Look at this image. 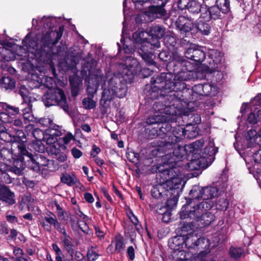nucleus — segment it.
<instances>
[{
	"instance_id": "nucleus-1",
	"label": "nucleus",
	"mask_w": 261,
	"mask_h": 261,
	"mask_svg": "<svg viewBox=\"0 0 261 261\" xmlns=\"http://www.w3.org/2000/svg\"><path fill=\"white\" fill-rule=\"evenodd\" d=\"M171 75L161 73L150 80L151 85L144 93L148 99L156 100L153 105V109L161 114L171 116L181 114L179 96L187 100L189 92L179 91V82L170 81Z\"/></svg>"
},
{
	"instance_id": "nucleus-2",
	"label": "nucleus",
	"mask_w": 261,
	"mask_h": 261,
	"mask_svg": "<svg viewBox=\"0 0 261 261\" xmlns=\"http://www.w3.org/2000/svg\"><path fill=\"white\" fill-rule=\"evenodd\" d=\"M185 56H182L177 50L173 56V60L166 65L167 72L170 74V82L185 83L191 79L190 72L194 70V64L188 60Z\"/></svg>"
},
{
	"instance_id": "nucleus-3",
	"label": "nucleus",
	"mask_w": 261,
	"mask_h": 261,
	"mask_svg": "<svg viewBox=\"0 0 261 261\" xmlns=\"http://www.w3.org/2000/svg\"><path fill=\"white\" fill-rule=\"evenodd\" d=\"M179 91H185L187 90L189 95L187 97V100L182 99V97L179 96L180 107L181 108V114L185 112L186 109L189 106V103L201 99L204 96H213L216 95L218 92L217 87L210 83L198 84L192 87V89L187 88L185 83H179Z\"/></svg>"
},
{
	"instance_id": "nucleus-4",
	"label": "nucleus",
	"mask_w": 261,
	"mask_h": 261,
	"mask_svg": "<svg viewBox=\"0 0 261 261\" xmlns=\"http://www.w3.org/2000/svg\"><path fill=\"white\" fill-rule=\"evenodd\" d=\"M211 201H202L197 205V207L189 210L186 213L179 215L182 220L189 219L193 220L194 223H198V225L201 227H204L210 225L215 219V215L207 210L213 207Z\"/></svg>"
},
{
	"instance_id": "nucleus-5",
	"label": "nucleus",
	"mask_w": 261,
	"mask_h": 261,
	"mask_svg": "<svg viewBox=\"0 0 261 261\" xmlns=\"http://www.w3.org/2000/svg\"><path fill=\"white\" fill-rule=\"evenodd\" d=\"M156 170L159 172V176L163 179L162 184L156 185L151 190V196L155 199H159L169 193L171 187L174 183V179L178 178L176 168H168L163 166L158 167Z\"/></svg>"
},
{
	"instance_id": "nucleus-6",
	"label": "nucleus",
	"mask_w": 261,
	"mask_h": 261,
	"mask_svg": "<svg viewBox=\"0 0 261 261\" xmlns=\"http://www.w3.org/2000/svg\"><path fill=\"white\" fill-rule=\"evenodd\" d=\"M204 144V140L201 139L184 146L178 145L176 148L173 146V148H168L166 152H155L152 155L159 157L165 156V159L168 160V164H170L187 160L188 156H190L192 151H194L195 147H202Z\"/></svg>"
},
{
	"instance_id": "nucleus-7",
	"label": "nucleus",
	"mask_w": 261,
	"mask_h": 261,
	"mask_svg": "<svg viewBox=\"0 0 261 261\" xmlns=\"http://www.w3.org/2000/svg\"><path fill=\"white\" fill-rule=\"evenodd\" d=\"M45 106H58L66 113H69V107L64 90L60 88L49 89L42 96Z\"/></svg>"
},
{
	"instance_id": "nucleus-8",
	"label": "nucleus",
	"mask_w": 261,
	"mask_h": 261,
	"mask_svg": "<svg viewBox=\"0 0 261 261\" xmlns=\"http://www.w3.org/2000/svg\"><path fill=\"white\" fill-rule=\"evenodd\" d=\"M184 240L186 248L196 250L201 256H204L210 252L209 240L198 236L194 231L184 237Z\"/></svg>"
},
{
	"instance_id": "nucleus-9",
	"label": "nucleus",
	"mask_w": 261,
	"mask_h": 261,
	"mask_svg": "<svg viewBox=\"0 0 261 261\" xmlns=\"http://www.w3.org/2000/svg\"><path fill=\"white\" fill-rule=\"evenodd\" d=\"M30 155H31V153H28L26 155H23L19 152L13 151L12 158V161L11 162V164L7 165L4 163H1V170H2L4 169L6 170L13 172L16 174L20 175L25 168L26 162L30 161Z\"/></svg>"
},
{
	"instance_id": "nucleus-10",
	"label": "nucleus",
	"mask_w": 261,
	"mask_h": 261,
	"mask_svg": "<svg viewBox=\"0 0 261 261\" xmlns=\"http://www.w3.org/2000/svg\"><path fill=\"white\" fill-rule=\"evenodd\" d=\"M126 83L127 79L122 75L121 78L119 76L114 75L109 80L108 88L106 89V91H110V94L113 95V98H123L127 93Z\"/></svg>"
},
{
	"instance_id": "nucleus-11",
	"label": "nucleus",
	"mask_w": 261,
	"mask_h": 261,
	"mask_svg": "<svg viewBox=\"0 0 261 261\" xmlns=\"http://www.w3.org/2000/svg\"><path fill=\"white\" fill-rule=\"evenodd\" d=\"M158 126L159 130V138L161 140H159L157 141L156 148L152 151V154H154L155 152H166L169 146L167 143L165 144L164 141L166 140V142H168L166 138H168L169 136L171 135L172 126L169 122L165 120L163 122L159 123Z\"/></svg>"
},
{
	"instance_id": "nucleus-12",
	"label": "nucleus",
	"mask_w": 261,
	"mask_h": 261,
	"mask_svg": "<svg viewBox=\"0 0 261 261\" xmlns=\"http://www.w3.org/2000/svg\"><path fill=\"white\" fill-rule=\"evenodd\" d=\"M202 190L203 187L199 185H194L189 192L188 197H186V203L182 206L179 215L186 213L189 210L194 209V207H197V205L199 203L197 201L199 199H202Z\"/></svg>"
},
{
	"instance_id": "nucleus-13",
	"label": "nucleus",
	"mask_w": 261,
	"mask_h": 261,
	"mask_svg": "<svg viewBox=\"0 0 261 261\" xmlns=\"http://www.w3.org/2000/svg\"><path fill=\"white\" fill-rule=\"evenodd\" d=\"M206 48L205 47L190 43V46L185 51V56L187 59L193 61L194 68L196 65L201 64L206 56Z\"/></svg>"
},
{
	"instance_id": "nucleus-14",
	"label": "nucleus",
	"mask_w": 261,
	"mask_h": 261,
	"mask_svg": "<svg viewBox=\"0 0 261 261\" xmlns=\"http://www.w3.org/2000/svg\"><path fill=\"white\" fill-rule=\"evenodd\" d=\"M182 179L181 177L175 178L174 183L169 193L166 194L167 197L165 206L168 211H171L176 205L180 192L182 190L184 185L182 184Z\"/></svg>"
},
{
	"instance_id": "nucleus-15",
	"label": "nucleus",
	"mask_w": 261,
	"mask_h": 261,
	"mask_svg": "<svg viewBox=\"0 0 261 261\" xmlns=\"http://www.w3.org/2000/svg\"><path fill=\"white\" fill-rule=\"evenodd\" d=\"M200 147H195L194 151L188 156L187 161L189 162L186 164V168L189 171L198 170L201 168H204L208 167L206 163L203 161V159L201 158Z\"/></svg>"
},
{
	"instance_id": "nucleus-16",
	"label": "nucleus",
	"mask_w": 261,
	"mask_h": 261,
	"mask_svg": "<svg viewBox=\"0 0 261 261\" xmlns=\"http://www.w3.org/2000/svg\"><path fill=\"white\" fill-rule=\"evenodd\" d=\"M148 33L149 37L147 42L153 46L159 48L161 46L160 40L166 34V28L163 25L153 24L149 28Z\"/></svg>"
},
{
	"instance_id": "nucleus-17",
	"label": "nucleus",
	"mask_w": 261,
	"mask_h": 261,
	"mask_svg": "<svg viewBox=\"0 0 261 261\" xmlns=\"http://www.w3.org/2000/svg\"><path fill=\"white\" fill-rule=\"evenodd\" d=\"M156 48L148 42H145L141 45L138 50H137V54L139 55L148 66H153L156 67V63L154 61V55L153 54V49Z\"/></svg>"
},
{
	"instance_id": "nucleus-18",
	"label": "nucleus",
	"mask_w": 261,
	"mask_h": 261,
	"mask_svg": "<svg viewBox=\"0 0 261 261\" xmlns=\"http://www.w3.org/2000/svg\"><path fill=\"white\" fill-rule=\"evenodd\" d=\"M201 147L199 148L200 157L203 159L206 165L209 166L214 161L216 154L218 151V148L215 146L214 141L210 140L202 150L200 149Z\"/></svg>"
},
{
	"instance_id": "nucleus-19",
	"label": "nucleus",
	"mask_w": 261,
	"mask_h": 261,
	"mask_svg": "<svg viewBox=\"0 0 261 261\" xmlns=\"http://www.w3.org/2000/svg\"><path fill=\"white\" fill-rule=\"evenodd\" d=\"M171 130V135L166 138L168 140L167 144L169 146V149L173 148L177 143L185 139L186 126L178 125L172 126ZM164 141L167 144L166 140Z\"/></svg>"
},
{
	"instance_id": "nucleus-20",
	"label": "nucleus",
	"mask_w": 261,
	"mask_h": 261,
	"mask_svg": "<svg viewBox=\"0 0 261 261\" xmlns=\"http://www.w3.org/2000/svg\"><path fill=\"white\" fill-rule=\"evenodd\" d=\"M0 203L3 205L2 207H9L16 203L14 193L4 185H0Z\"/></svg>"
},
{
	"instance_id": "nucleus-21",
	"label": "nucleus",
	"mask_w": 261,
	"mask_h": 261,
	"mask_svg": "<svg viewBox=\"0 0 261 261\" xmlns=\"http://www.w3.org/2000/svg\"><path fill=\"white\" fill-rule=\"evenodd\" d=\"M27 137L21 129H17L16 135L13 137V143L16 145L17 150L15 152H19L23 155L31 153L27 148Z\"/></svg>"
},
{
	"instance_id": "nucleus-22",
	"label": "nucleus",
	"mask_w": 261,
	"mask_h": 261,
	"mask_svg": "<svg viewBox=\"0 0 261 261\" xmlns=\"http://www.w3.org/2000/svg\"><path fill=\"white\" fill-rule=\"evenodd\" d=\"M30 156V161L32 163L30 165L31 169L37 173H39L41 171L43 172V167H46L48 159L42 154L34 155L31 152Z\"/></svg>"
},
{
	"instance_id": "nucleus-23",
	"label": "nucleus",
	"mask_w": 261,
	"mask_h": 261,
	"mask_svg": "<svg viewBox=\"0 0 261 261\" xmlns=\"http://www.w3.org/2000/svg\"><path fill=\"white\" fill-rule=\"evenodd\" d=\"M194 24L191 19L183 15L179 16L175 21L176 28L180 31L181 34L186 36L194 29Z\"/></svg>"
},
{
	"instance_id": "nucleus-24",
	"label": "nucleus",
	"mask_w": 261,
	"mask_h": 261,
	"mask_svg": "<svg viewBox=\"0 0 261 261\" xmlns=\"http://www.w3.org/2000/svg\"><path fill=\"white\" fill-rule=\"evenodd\" d=\"M32 98H26L22 99V102L18 107L20 115L23 116L25 123V121H32Z\"/></svg>"
},
{
	"instance_id": "nucleus-25",
	"label": "nucleus",
	"mask_w": 261,
	"mask_h": 261,
	"mask_svg": "<svg viewBox=\"0 0 261 261\" xmlns=\"http://www.w3.org/2000/svg\"><path fill=\"white\" fill-rule=\"evenodd\" d=\"M169 247L173 250L171 253L174 252L184 251L181 249L185 246L184 237L182 236L176 235L171 238L168 241Z\"/></svg>"
},
{
	"instance_id": "nucleus-26",
	"label": "nucleus",
	"mask_w": 261,
	"mask_h": 261,
	"mask_svg": "<svg viewBox=\"0 0 261 261\" xmlns=\"http://www.w3.org/2000/svg\"><path fill=\"white\" fill-rule=\"evenodd\" d=\"M222 58V54L217 50H212L208 53V61L206 63L210 65L212 69L218 68V64L221 62Z\"/></svg>"
},
{
	"instance_id": "nucleus-27",
	"label": "nucleus",
	"mask_w": 261,
	"mask_h": 261,
	"mask_svg": "<svg viewBox=\"0 0 261 261\" xmlns=\"http://www.w3.org/2000/svg\"><path fill=\"white\" fill-rule=\"evenodd\" d=\"M195 25L197 32L201 35L208 36L211 34L212 26L210 21L198 19L195 22Z\"/></svg>"
},
{
	"instance_id": "nucleus-28",
	"label": "nucleus",
	"mask_w": 261,
	"mask_h": 261,
	"mask_svg": "<svg viewBox=\"0 0 261 261\" xmlns=\"http://www.w3.org/2000/svg\"><path fill=\"white\" fill-rule=\"evenodd\" d=\"M145 14L149 16L156 17L158 18L165 16L167 14L165 7L149 6Z\"/></svg>"
},
{
	"instance_id": "nucleus-29",
	"label": "nucleus",
	"mask_w": 261,
	"mask_h": 261,
	"mask_svg": "<svg viewBox=\"0 0 261 261\" xmlns=\"http://www.w3.org/2000/svg\"><path fill=\"white\" fill-rule=\"evenodd\" d=\"M69 81L71 88V96L73 97H75L79 95L80 90V86L82 83V80L80 77L73 75L69 77Z\"/></svg>"
},
{
	"instance_id": "nucleus-30",
	"label": "nucleus",
	"mask_w": 261,
	"mask_h": 261,
	"mask_svg": "<svg viewBox=\"0 0 261 261\" xmlns=\"http://www.w3.org/2000/svg\"><path fill=\"white\" fill-rule=\"evenodd\" d=\"M202 192V201H209L218 195L219 189L216 187L207 186L203 187Z\"/></svg>"
},
{
	"instance_id": "nucleus-31",
	"label": "nucleus",
	"mask_w": 261,
	"mask_h": 261,
	"mask_svg": "<svg viewBox=\"0 0 261 261\" xmlns=\"http://www.w3.org/2000/svg\"><path fill=\"white\" fill-rule=\"evenodd\" d=\"M193 223H194L193 220L186 223H184L176 229L175 232L176 234L186 237L189 234L192 233L194 231L193 230L194 227Z\"/></svg>"
},
{
	"instance_id": "nucleus-32",
	"label": "nucleus",
	"mask_w": 261,
	"mask_h": 261,
	"mask_svg": "<svg viewBox=\"0 0 261 261\" xmlns=\"http://www.w3.org/2000/svg\"><path fill=\"white\" fill-rule=\"evenodd\" d=\"M16 81L12 76H3L0 80V86L5 90H12L15 88Z\"/></svg>"
},
{
	"instance_id": "nucleus-33",
	"label": "nucleus",
	"mask_w": 261,
	"mask_h": 261,
	"mask_svg": "<svg viewBox=\"0 0 261 261\" xmlns=\"http://www.w3.org/2000/svg\"><path fill=\"white\" fill-rule=\"evenodd\" d=\"M54 27L49 26L48 32L50 35L51 38L53 41L52 44L56 45L62 36L64 30V26L61 25L59 26L58 30L57 29H54Z\"/></svg>"
},
{
	"instance_id": "nucleus-34",
	"label": "nucleus",
	"mask_w": 261,
	"mask_h": 261,
	"mask_svg": "<svg viewBox=\"0 0 261 261\" xmlns=\"http://www.w3.org/2000/svg\"><path fill=\"white\" fill-rule=\"evenodd\" d=\"M148 33L145 31L136 32L133 34L132 37L134 39V42L140 47L141 45L146 42H148L149 38Z\"/></svg>"
},
{
	"instance_id": "nucleus-35",
	"label": "nucleus",
	"mask_w": 261,
	"mask_h": 261,
	"mask_svg": "<svg viewBox=\"0 0 261 261\" xmlns=\"http://www.w3.org/2000/svg\"><path fill=\"white\" fill-rule=\"evenodd\" d=\"M176 49L170 50L169 49H165L161 51L158 55V58L160 60L163 62L166 66L173 60V56L174 53H176Z\"/></svg>"
},
{
	"instance_id": "nucleus-36",
	"label": "nucleus",
	"mask_w": 261,
	"mask_h": 261,
	"mask_svg": "<svg viewBox=\"0 0 261 261\" xmlns=\"http://www.w3.org/2000/svg\"><path fill=\"white\" fill-rule=\"evenodd\" d=\"M200 129L198 126L187 124L186 126L185 139H193L199 135Z\"/></svg>"
},
{
	"instance_id": "nucleus-37",
	"label": "nucleus",
	"mask_w": 261,
	"mask_h": 261,
	"mask_svg": "<svg viewBox=\"0 0 261 261\" xmlns=\"http://www.w3.org/2000/svg\"><path fill=\"white\" fill-rule=\"evenodd\" d=\"M97 78L89 77L88 80V85L87 88V93L88 97L93 98L96 92V88L99 85L98 81H96Z\"/></svg>"
},
{
	"instance_id": "nucleus-38",
	"label": "nucleus",
	"mask_w": 261,
	"mask_h": 261,
	"mask_svg": "<svg viewBox=\"0 0 261 261\" xmlns=\"http://www.w3.org/2000/svg\"><path fill=\"white\" fill-rule=\"evenodd\" d=\"M127 72L126 73V75H130V77L128 79V83H132L134 81V76L135 75L138 76L141 71V67L140 63L138 66H131L126 67Z\"/></svg>"
},
{
	"instance_id": "nucleus-39",
	"label": "nucleus",
	"mask_w": 261,
	"mask_h": 261,
	"mask_svg": "<svg viewBox=\"0 0 261 261\" xmlns=\"http://www.w3.org/2000/svg\"><path fill=\"white\" fill-rule=\"evenodd\" d=\"M211 16L212 20L222 19L226 15L216 5L210 6Z\"/></svg>"
},
{
	"instance_id": "nucleus-40",
	"label": "nucleus",
	"mask_w": 261,
	"mask_h": 261,
	"mask_svg": "<svg viewBox=\"0 0 261 261\" xmlns=\"http://www.w3.org/2000/svg\"><path fill=\"white\" fill-rule=\"evenodd\" d=\"M114 98L113 96L110 94V91H106L105 89L100 100V107L109 108L110 102Z\"/></svg>"
},
{
	"instance_id": "nucleus-41",
	"label": "nucleus",
	"mask_w": 261,
	"mask_h": 261,
	"mask_svg": "<svg viewBox=\"0 0 261 261\" xmlns=\"http://www.w3.org/2000/svg\"><path fill=\"white\" fill-rule=\"evenodd\" d=\"M215 5L225 14H227L230 12L229 0H215Z\"/></svg>"
},
{
	"instance_id": "nucleus-42",
	"label": "nucleus",
	"mask_w": 261,
	"mask_h": 261,
	"mask_svg": "<svg viewBox=\"0 0 261 261\" xmlns=\"http://www.w3.org/2000/svg\"><path fill=\"white\" fill-rule=\"evenodd\" d=\"M163 42L168 48L174 47L177 44L176 37L174 34H168L164 36Z\"/></svg>"
},
{
	"instance_id": "nucleus-43",
	"label": "nucleus",
	"mask_w": 261,
	"mask_h": 261,
	"mask_svg": "<svg viewBox=\"0 0 261 261\" xmlns=\"http://www.w3.org/2000/svg\"><path fill=\"white\" fill-rule=\"evenodd\" d=\"M62 135V133L61 130H57V133L50 132L48 137L46 136V144L50 146L55 145L56 143L58 144L57 143L58 140V138Z\"/></svg>"
},
{
	"instance_id": "nucleus-44",
	"label": "nucleus",
	"mask_w": 261,
	"mask_h": 261,
	"mask_svg": "<svg viewBox=\"0 0 261 261\" xmlns=\"http://www.w3.org/2000/svg\"><path fill=\"white\" fill-rule=\"evenodd\" d=\"M202 4L196 0H191L187 8L189 12L194 14H198L201 12Z\"/></svg>"
},
{
	"instance_id": "nucleus-45",
	"label": "nucleus",
	"mask_w": 261,
	"mask_h": 261,
	"mask_svg": "<svg viewBox=\"0 0 261 261\" xmlns=\"http://www.w3.org/2000/svg\"><path fill=\"white\" fill-rule=\"evenodd\" d=\"M165 120V118L163 115L159 114H154L152 116H149L147 118L146 122L147 124L150 125H156L159 123L163 122V121Z\"/></svg>"
},
{
	"instance_id": "nucleus-46",
	"label": "nucleus",
	"mask_w": 261,
	"mask_h": 261,
	"mask_svg": "<svg viewBox=\"0 0 261 261\" xmlns=\"http://www.w3.org/2000/svg\"><path fill=\"white\" fill-rule=\"evenodd\" d=\"M2 111L7 112L10 116H16L19 114H20V112H19L18 107L10 106L5 102L3 103L2 107Z\"/></svg>"
},
{
	"instance_id": "nucleus-47",
	"label": "nucleus",
	"mask_w": 261,
	"mask_h": 261,
	"mask_svg": "<svg viewBox=\"0 0 261 261\" xmlns=\"http://www.w3.org/2000/svg\"><path fill=\"white\" fill-rule=\"evenodd\" d=\"M187 255H189V252L186 251H175L174 253H171V257L173 260L175 261H188L189 258L187 257Z\"/></svg>"
},
{
	"instance_id": "nucleus-48",
	"label": "nucleus",
	"mask_w": 261,
	"mask_h": 261,
	"mask_svg": "<svg viewBox=\"0 0 261 261\" xmlns=\"http://www.w3.org/2000/svg\"><path fill=\"white\" fill-rule=\"evenodd\" d=\"M75 177H72L69 174L65 172L62 173L60 177L61 181L69 186L75 184Z\"/></svg>"
},
{
	"instance_id": "nucleus-49",
	"label": "nucleus",
	"mask_w": 261,
	"mask_h": 261,
	"mask_svg": "<svg viewBox=\"0 0 261 261\" xmlns=\"http://www.w3.org/2000/svg\"><path fill=\"white\" fill-rule=\"evenodd\" d=\"M121 42L123 44L124 53L127 54H133L135 52L137 53V50H138L139 47L134 42L130 44H126L122 39Z\"/></svg>"
},
{
	"instance_id": "nucleus-50",
	"label": "nucleus",
	"mask_w": 261,
	"mask_h": 261,
	"mask_svg": "<svg viewBox=\"0 0 261 261\" xmlns=\"http://www.w3.org/2000/svg\"><path fill=\"white\" fill-rule=\"evenodd\" d=\"M124 234L126 237L130 239L131 242L135 240L136 233L132 224H129L125 227Z\"/></svg>"
},
{
	"instance_id": "nucleus-51",
	"label": "nucleus",
	"mask_w": 261,
	"mask_h": 261,
	"mask_svg": "<svg viewBox=\"0 0 261 261\" xmlns=\"http://www.w3.org/2000/svg\"><path fill=\"white\" fill-rule=\"evenodd\" d=\"M243 253L244 250L241 247H231L229 248V255L231 258L234 259L240 258Z\"/></svg>"
},
{
	"instance_id": "nucleus-52",
	"label": "nucleus",
	"mask_w": 261,
	"mask_h": 261,
	"mask_svg": "<svg viewBox=\"0 0 261 261\" xmlns=\"http://www.w3.org/2000/svg\"><path fill=\"white\" fill-rule=\"evenodd\" d=\"M41 42L44 47H52L54 45L52 44L53 41L51 38L48 31L46 33L43 34L41 39Z\"/></svg>"
},
{
	"instance_id": "nucleus-53",
	"label": "nucleus",
	"mask_w": 261,
	"mask_h": 261,
	"mask_svg": "<svg viewBox=\"0 0 261 261\" xmlns=\"http://www.w3.org/2000/svg\"><path fill=\"white\" fill-rule=\"evenodd\" d=\"M125 248L123 238L121 236L116 237L115 240V250L117 253L123 251Z\"/></svg>"
},
{
	"instance_id": "nucleus-54",
	"label": "nucleus",
	"mask_w": 261,
	"mask_h": 261,
	"mask_svg": "<svg viewBox=\"0 0 261 261\" xmlns=\"http://www.w3.org/2000/svg\"><path fill=\"white\" fill-rule=\"evenodd\" d=\"M82 104L84 108L87 110H91L95 108L96 106V102L92 97H86L82 100Z\"/></svg>"
},
{
	"instance_id": "nucleus-55",
	"label": "nucleus",
	"mask_w": 261,
	"mask_h": 261,
	"mask_svg": "<svg viewBox=\"0 0 261 261\" xmlns=\"http://www.w3.org/2000/svg\"><path fill=\"white\" fill-rule=\"evenodd\" d=\"M59 169V164L55 160L48 159L45 167H43L44 171L47 170L49 172H55Z\"/></svg>"
},
{
	"instance_id": "nucleus-56",
	"label": "nucleus",
	"mask_w": 261,
	"mask_h": 261,
	"mask_svg": "<svg viewBox=\"0 0 261 261\" xmlns=\"http://www.w3.org/2000/svg\"><path fill=\"white\" fill-rule=\"evenodd\" d=\"M229 202L226 198H220L216 202V207L219 210L225 211L227 210Z\"/></svg>"
},
{
	"instance_id": "nucleus-57",
	"label": "nucleus",
	"mask_w": 261,
	"mask_h": 261,
	"mask_svg": "<svg viewBox=\"0 0 261 261\" xmlns=\"http://www.w3.org/2000/svg\"><path fill=\"white\" fill-rule=\"evenodd\" d=\"M68 217L71 224V227L73 230L77 229L78 228H80L82 231L85 232V231L80 227L79 223V220H77V218L76 216L70 213L68 215Z\"/></svg>"
},
{
	"instance_id": "nucleus-58",
	"label": "nucleus",
	"mask_w": 261,
	"mask_h": 261,
	"mask_svg": "<svg viewBox=\"0 0 261 261\" xmlns=\"http://www.w3.org/2000/svg\"><path fill=\"white\" fill-rule=\"evenodd\" d=\"M18 94L21 96L22 99L26 98H32L30 96V93L29 89L25 86L21 85L18 88Z\"/></svg>"
},
{
	"instance_id": "nucleus-59",
	"label": "nucleus",
	"mask_w": 261,
	"mask_h": 261,
	"mask_svg": "<svg viewBox=\"0 0 261 261\" xmlns=\"http://www.w3.org/2000/svg\"><path fill=\"white\" fill-rule=\"evenodd\" d=\"M189 116V122L188 124L195 125L197 126V124L201 122V116L199 114H191Z\"/></svg>"
},
{
	"instance_id": "nucleus-60",
	"label": "nucleus",
	"mask_w": 261,
	"mask_h": 261,
	"mask_svg": "<svg viewBox=\"0 0 261 261\" xmlns=\"http://www.w3.org/2000/svg\"><path fill=\"white\" fill-rule=\"evenodd\" d=\"M0 121L5 123H11L13 121V118L8 114V113L5 111H0Z\"/></svg>"
},
{
	"instance_id": "nucleus-61",
	"label": "nucleus",
	"mask_w": 261,
	"mask_h": 261,
	"mask_svg": "<svg viewBox=\"0 0 261 261\" xmlns=\"http://www.w3.org/2000/svg\"><path fill=\"white\" fill-rule=\"evenodd\" d=\"M147 129H149L148 138L150 139L158 138V140L157 141L160 140L159 138V130L158 126L151 128H148Z\"/></svg>"
},
{
	"instance_id": "nucleus-62",
	"label": "nucleus",
	"mask_w": 261,
	"mask_h": 261,
	"mask_svg": "<svg viewBox=\"0 0 261 261\" xmlns=\"http://www.w3.org/2000/svg\"><path fill=\"white\" fill-rule=\"evenodd\" d=\"M211 11L210 6H208L205 4V10L204 11H202L201 13L200 16L198 19H203L205 21H210L212 19L211 18Z\"/></svg>"
},
{
	"instance_id": "nucleus-63",
	"label": "nucleus",
	"mask_w": 261,
	"mask_h": 261,
	"mask_svg": "<svg viewBox=\"0 0 261 261\" xmlns=\"http://www.w3.org/2000/svg\"><path fill=\"white\" fill-rule=\"evenodd\" d=\"M32 135L36 140H43L44 139V132L40 129H34L32 132Z\"/></svg>"
},
{
	"instance_id": "nucleus-64",
	"label": "nucleus",
	"mask_w": 261,
	"mask_h": 261,
	"mask_svg": "<svg viewBox=\"0 0 261 261\" xmlns=\"http://www.w3.org/2000/svg\"><path fill=\"white\" fill-rule=\"evenodd\" d=\"M99 255V254L97 253L92 249L88 250L87 252L88 261H95Z\"/></svg>"
}]
</instances>
